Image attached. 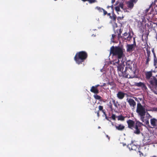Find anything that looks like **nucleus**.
Listing matches in <instances>:
<instances>
[{"label":"nucleus","mask_w":157,"mask_h":157,"mask_svg":"<svg viewBox=\"0 0 157 157\" xmlns=\"http://www.w3.org/2000/svg\"><path fill=\"white\" fill-rule=\"evenodd\" d=\"M110 53L117 56L118 59H120L124 55L123 49L120 47L112 46L110 48Z\"/></svg>","instance_id":"nucleus-1"},{"label":"nucleus","mask_w":157,"mask_h":157,"mask_svg":"<svg viewBox=\"0 0 157 157\" xmlns=\"http://www.w3.org/2000/svg\"><path fill=\"white\" fill-rule=\"evenodd\" d=\"M86 54L85 52H81L76 54L75 59L77 63L79 64L86 58Z\"/></svg>","instance_id":"nucleus-2"},{"label":"nucleus","mask_w":157,"mask_h":157,"mask_svg":"<svg viewBox=\"0 0 157 157\" xmlns=\"http://www.w3.org/2000/svg\"><path fill=\"white\" fill-rule=\"evenodd\" d=\"M136 112L140 118L142 116H145L146 113L145 106H143L140 103H137Z\"/></svg>","instance_id":"nucleus-3"},{"label":"nucleus","mask_w":157,"mask_h":157,"mask_svg":"<svg viewBox=\"0 0 157 157\" xmlns=\"http://www.w3.org/2000/svg\"><path fill=\"white\" fill-rule=\"evenodd\" d=\"M150 83L151 86L150 87L151 90L155 94H157V80L155 77H153V80H151Z\"/></svg>","instance_id":"nucleus-4"},{"label":"nucleus","mask_w":157,"mask_h":157,"mask_svg":"<svg viewBox=\"0 0 157 157\" xmlns=\"http://www.w3.org/2000/svg\"><path fill=\"white\" fill-rule=\"evenodd\" d=\"M152 116L149 114V113H146V116H142L140 118V120L143 122H145L146 124H149V119L151 118Z\"/></svg>","instance_id":"nucleus-5"},{"label":"nucleus","mask_w":157,"mask_h":157,"mask_svg":"<svg viewBox=\"0 0 157 157\" xmlns=\"http://www.w3.org/2000/svg\"><path fill=\"white\" fill-rule=\"evenodd\" d=\"M127 68H129L135 74L136 71L135 65L134 66L133 63L131 62L127 63Z\"/></svg>","instance_id":"nucleus-6"},{"label":"nucleus","mask_w":157,"mask_h":157,"mask_svg":"<svg viewBox=\"0 0 157 157\" xmlns=\"http://www.w3.org/2000/svg\"><path fill=\"white\" fill-rule=\"evenodd\" d=\"M143 125V124L141 123L139 121H137L135 127V130H134V133L137 134H139L140 132V129H139L138 126H141Z\"/></svg>","instance_id":"nucleus-7"},{"label":"nucleus","mask_w":157,"mask_h":157,"mask_svg":"<svg viewBox=\"0 0 157 157\" xmlns=\"http://www.w3.org/2000/svg\"><path fill=\"white\" fill-rule=\"evenodd\" d=\"M138 0H130L126 2V4L128 7L130 9L132 8L134 6V3H136Z\"/></svg>","instance_id":"nucleus-8"},{"label":"nucleus","mask_w":157,"mask_h":157,"mask_svg":"<svg viewBox=\"0 0 157 157\" xmlns=\"http://www.w3.org/2000/svg\"><path fill=\"white\" fill-rule=\"evenodd\" d=\"M127 101L129 103V105L132 109H134L136 105V103L134 100L132 98H128L127 99Z\"/></svg>","instance_id":"nucleus-9"},{"label":"nucleus","mask_w":157,"mask_h":157,"mask_svg":"<svg viewBox=\"0 0 157 157\" xmlns=\"http://www.w3.org/2000/svg\"><path fill=\"white\" fill-rule=\"evenodd\" d=\"M136 46L135 44H128L127 45V51L128 52H131L133 50L135 47Z\"/></svg>","instance_id":"nucleus-10"},{"label":"nucleus","mask_w":157,"mask_h":157,"mask_svg":"<svg viewBox=\"0 0 157 157\" xmlns=\"http://www.w3.org/2000/svg\"><path fill=\"white\" fill-rule=\"evenodd\" d=\"M151 125L153 128H157V119L155 118H152L150 120Z\"/></svg>","instance_id":"nucleus-11"},{"label":"nucleus","mask_w":157,"mask_h":157,"mask_svg":"<svg viewBox=\"0 0 157 157\" xmlns=\"http://www.w3.org/2000/svg\"><path fill=\"white\" fill-rule=\"evenodd\" d=\"M128 124V127L129 128L132 129L134 127L135 122L131 120H129L127 121Z\"/></svg>","instance_id":"nucleus-12"},{"label":"nucleus","mask_w":157,"mask_h":157,"mask_svg":"<svg viewBox=\"0 0 157 157\" xmlns=\"http://www.w3.org/2000/svg\"><path fill=\"white\" fill-rule=\"evenodd\" d=\"M125 94L121 91L118 92L117 94V97L120 99H122L124 97Z\"/></svg>","instance_id":"nucleus-13"},{"label":"nucleus","mask_w":157,"mask_h":157,"mask_svg":"<svg viewBox=\"0 0 157 157\" xmlns=\"http://www.w3.org/2000/svg\"><path fill=\"white\" fill-rule=\"evenodd\" d=\"M116 128L120 131H122L125 128V126L122 124H120L118 125H115Z\"/></svg>","instance_id":"nucleus-14"},{"label":"nucleus","mask_w":157,"mask_h":157,"mask_svg":"<svg viewBox=\"0 0 157 157\" xmlns=\"http://www.w3.org/2000/svg\"><path fill=\"white\" fill-rule=\"evenodd\" d=\"M142 142L143 145H146L149 144L150 142V140L147 138H144Z\"/></svg>","instance_id":"nucleus-15"},{"label":"nucleus","mask_w":157,"mask_h":157,"mask_svg":"<svg viewBox=\"0 0 157 157\" xmlns=\"http://www.w3.org/2000/svg\"><path fill=\"white\" fill-rule=\"evenodd\" d=\"M90 91L91 92L94 93H98V91L96 88V87H94V86H93L90 89Z\"/></svg>","instance_id":"nucleus-16"},{"label":"nucleus","mask_w":157,"mask_h":157,"mask_svg":"<svg viewBox=\"0 0 157 157\" xmlns=\"http://www.w3.org/2000/svg\"><path fill=\"white\" fill-rule=\"evenodd\" d=\"M137 85L138 86H141L145 90H146L147 89V88L145 85L142 82H140L139 83H137Z\"/></svg>","instance_id":"nucleus-17"},{"label":"nucleus","mask_w":157,"mask_h":157,"mask_svg":"<svg viewBox=\"0 0 157 157\" xmlns=\"http://www.w3.org/2000/svg\"><path fill=\"white\" fill-rule=\"evenodd\" d=\"M117 118L118 121H124L125 118V117H123L122 115H120L117 116Z\"/></svg>","instance_id":"nucleus-18"},{"label":"nucleus","mask_w":157,"mask_h":157,"mask_svg":"<svg viewBox=\"0 0 157 157\" xmlns=\"http://www.w3.org/2000/svg\"><path fill=\"white\" fill-rule=\"evenodd\" d=\"M152 74L151 71L147 72L146 73V78L147 79H149L151 77Z\"/></svg>","instance_id":"nucleus-19"},{"label":"nucleus","mask_w":157,"mask_h":157,"mask_svg":"<svg viewBox=\"0 0 157 157\" xmlns=\"http://www.w3.org/2000/svg\"><path fill=\"white\" fill-rule=\"evenodd\" d=\"M94 98L96 99L100 100L101 98L100 96L97 95H94Z\"/></svg>","instance_id":"nucleus-20"},{"label":"nucleus","mask_w":157,"mask_h":157,"mask_svg":"<svg viewBox=\"0 0 157 157\" xmlns=\"http://www.w3.org/2000/svg\"><path fill=\"white\" fill-rule=\"evenodd\" d=\"M117 70L118 71H123V68L121 66H118L117 67Z\"/></svg>","instance_id":"nucleus-21"},{"label":"nucleus","mask_w":157,"mask_h":157,"mask_svg":"<svg viewBox=\"0 0 157 157\" xmlns=\"http://www.w3.org/2000/svg\"><path fill=\"white\" fill-rule=\"evenodd\" d=\"M95 9H97L100 12H101L102 10H103V9L102 8H101L97 6L95 8Z\"/></svg>","instance_id":"nucleus-22"},{"label":"nucleus","mask_w":157,"mask_h":157,"mask_svg":"<svg viewBox=\"0 0 157 157\" xmlns=\"http://www.w3.org/2000/svg\"><path fill=\"white\" fill-rule=\"evenodd\" d=\"M148 111H157V108H151V109L148 110Z\"/></svg>","instance_id":"nucleus-23"},{"label":"nucleus","mask_w":157,"mask_h":157,"mask_svg":"<svg viewBox=\"0 0 157 157\" xmlns=\"http://www.w3.org/2000/svg\"><path fill=\"white\" fill-rule=\"evenodd\" d=\"M115 9L117 12L120 11V8L119 6H118L115 7Z\"/></svg>","instance_id":"nucleus-24"},{"label":"nucleus","mask_w":157,"mask_h":157,"mask_svg":"<svg viewBox=\"0 0 157 157\" xmlns=\"http://www.w3.org/2000/svg\"><path fill=\"white\" fill-rule=\"evenodd\" d=\"M117 116H116L115 115L113 114L112 115L111 118L113 120H115L116 118H117Z\"/></svg>","instance_id":"nucleus-25"},{"label":"nucleus","mask_w":157,"mask_h":157,"mask_svg":"<svg viewBox=\"0 0 157 157\" xmlns=\"http://www.w3.org/2000/svg\"><path fill=\"white\" fill-rule=\"evenodd\" d=\"M121 8L123 9V5L122 3H121L119 4V6Z\"/></svg>","instance_id":"nucleus-26"},{"label":"nucleus","mask_w":157,"mask_h":157,"mask_svg":"<svg viewBox=\"0 0 157 157\" xmlns=\"http://www.w3.org/2000/svg\"><path fill=\"white\" fill-rule=\"evenodd\" d=\"M119 60H118V61L117 62H114L113 61V63H111V64H113V65H115L116 64V63H118L119 62Z\"/></svg>","instance_id":"nucleus-27"},{"label":"nucleus","mask_w":157,"mask_h":157,"mask_svg":"<svg viewBox=\"0 0 157 157\" xmlns=\"http://www.w3.org/2000/svg\"><path fill=\"white\" fill-rule=\"evenodd\" d=\"M99 109L100 110H101L103 109V107L102 106L100 105L98 107Z\"/></svg>","instance_id":"nucleus-28"},{"label":"nucleus","mask_w":157,"mask_h":157,"mask_svg":"<svg viewBox=\"0 0 157 157\" xmlns=\"http://www.w3.org/2000/svg\"><path fill=\"white\" fill-rule=\"evenodd\" d=\"M89 1L90 3H92L96 1L95 0H90Z\"/></svg>","instance_id":"nucleus-29"},{"label":"nucleus","mask_w":157,"mask_h":157,"mask_svg":"<svg viewBox=\"0 0 157 157\" xmlns=\"http://www.w3.org/2000/svg\"><path fill=\"white\" fill-rule=\"evenodd\" d=\"M150 59L149 58V57H148L147 58V61H146L147 63H148L150 61Z\"/></svg>","instance_id":"nucleus-30"},{"label":"nucleus","mask_w":157,"mask_h":157,"mask_svg":"<svg viewBox=\"0 0 157 157\" xmlns=\"http://www.w3.org/2000/svg\"><path fill=\"white\" fill-rule=\"evenodd\" d=\"M112 38L111 40L112 41V39H113L115 37V35L114 34H112Z\"/></svg>","instance_id":"nucleus-31"},{"label":"nucleus","mask_w":157,"mask_h":157,"mask_svg":"<svg viewBox=\"0 0 157 157\" xmlns=\"http://www.w3.org/2000/svg\"><path fill=\"white\" fill-rule=\"evenodd\" d=\"M123 35L124 36H126L128 35V34L127 33H125L123 34Z\"/></svg>","instance_id":"nucleus-32"},{"label":"nucleus","mask_w":157,"mask_h":157,"mask_svg":"<svg viewBox=\"0 0 157 157\" xmlns=\"http://www.w3.org/2000/svg\"><path fill=\"white\" fill-rule=\"evenodd\" d=\"M136 146H132V148H131V149L132 150H135V147H136Z\"/></svg>","instance_id":"nucleus-33"},{"label":"nucleus","mask_w":157,"mask_h":157,"mask_svg":"<svg viewBox=\"0 0 157 157\" xmlns=\"http://www.w3.org/2000/svg\"><path fill=\"white\" fill-rule=\"evenodd\" d=\"M126 77L127 78H130L131 77V76H130V75H126Z\"/></svg>","instance_id":"nucleus-34"},{"label":"nucleus","mask_w":157,"mask_h":157,"mask_svg":"<svg viewBox=\"0 0 157 157\" xmlns=\"http://www.w3.org/2000/svg\"><path fill=\"white\" fill-rule=\"evenodd\" d=\"M103 10L104 11V14L105 15L107 13V12L106 11H105V10H104L103 9V10Z\"/></svg>","instance_id":"nucleus-35"},{"label":"nucleus","mask_w":157,"mask_h":157,"mask_svg":"<svg viewBox=\"0 0 157 157\" xmlns=\"http://www.w3.org/2000/svg\"><path fill=\"white\" fill-rule=\"evenodd\" d=\"M109 107L111 108V109H112V105L111 104H110L109 105Z\"/></svg>","instance_id":"nucleus-36"},{"label":"nucleus","mask_w":157,"mask_h":157,"mask_svg":"<svg viewBox=\"0 0 157 157\" xmlns=\"http://www.w3.org/2000/svg\"><path fill=\"white\" fill-rule=\"evenodd\" d=\"M109 7H111L112 9L113 8V5H112L111 6H108V7H107L108 8H109Z\"/></svg>","instance_id":"nucleus-37"},{"label":"nucleus","mask_w":157,"mask_h":157,"mask_svg":"<svg viewBox=\"0 0 157 157\" xmlns=\"http://www.w3.org/2000/svg\"><path fill=\"white\" fill-rule=\"evenodd\" d=\"M139 155H140V156H141V154L142 155H143L142 153H141V152L140 151L139 152Z\"/></svg>","instance_id":"nucleus-38"},{"label":"nucleus","mask_w":157,"mask_h":157,"mask_svg":"<svg viewBox=\"0 0 157 157\" xmlns=\"http://www.w3.org/2000/svg\"><path fill=\"white\" fill-rule=\"evenodd\" d=\"M115 2V0H112V3H113Z\"/></svg>","instance_id":"nucleus-39"},{"label":"nucleus","mask_w":157,"mask_h":157,"mask_svg":"<svg viewBox=\"0 0 157 157\" xmlns=\"http://www.w3.org/2000/svg\"><path fill=\"white\" fill-rule=\"evenodd\" d=\"M113 20L114 21H115L116 20V18L114 17H113Z\"/></svg>","instance_id":"nucleus-40"},{"label":"nucleus","mask_w":157,"mask_h":157,"mask_svg":"<svg viewBox=\"0 0 157 157\" xmlns=\"http://www.w3.org/2000/svg\"><path fill=\"white\" fill-rule=\"evenodd\" d=\"M99 85H97L96 86H94V87H95L96 88H97V87L99 86Z\"/></svg>","instance_id":"nucleus-41"},{"label":"nucleus","mask_w":157,"mask_h":157,"mask_svg":"<svg viewBox=\"0 0 157 157\" xmlns=\"http://www.w3.org/2000/svg\"><path fill=\"white\" fill-rule=\"evenodd\" d=\"M118 3H119V2H116V5H117L118 4Z\"/></svg>","instance_id":"nucleus-42"},{"label":"nucleus","mask_w":157,"mask_h":157,"mask_svg":"<svg viewBox=\"0 0 157 157\" xmlns=\"http://www.w3.org/2000/svg\"><path fill=\"white\" fill-rule=\"evenodd\" d=\"M139 99L140 100H142V98H139Z\"/></svg>","instance_id":"nucleus-43"},{"label":"nucleus","mask_w":157,"mask_h":157,"mask_svg":"<svg viewBox=\"0 0 157 157\" xmlns=\"http://www.w3.org/2000/svg\"><path fill=\"white\" fill-rule=\"evenodd\" d=\"M98 128H100V127H98Z\"/></svg>","instance_id":"nucleus-44"}]
</instances>
